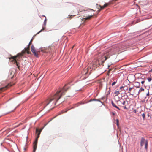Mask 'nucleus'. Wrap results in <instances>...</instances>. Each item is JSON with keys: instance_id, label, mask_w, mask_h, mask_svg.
<instances>
[{"instance_id": "f257e3e1", "label": "nucleus", "mask_w": 152, "mask_h": 152, "mask_svg": "<svg viewBox=\"0 0 152 152\" xmlns=\"http://www.w3.org/2000/svg\"><path fill=\"white\" fill-rule=\"evenodd\" d=\"M67 85H65L63 88L60 90H58L55 94L52 95L48 99L43 102L38 106V107L43 110L46 106L50 109L54 108L58 100L62 96L65 94L66 92L69 87H67Z\"/></svg>"}, {"instance_id": "f03ea898", "label": "nucleus", "mask_w": 152, "mask_h": 152, "mask_svg": "<svg viewBox=\"0 0 152 152\" xmlns=\"http://www.w3.org/2000/svg\"><path fill=\"white\" fill-rule=\"evenodd\" d=\"M30 45H29V44L28 47L27 48H25L24 50H23L21 53H18L17 55L16 56H12L11 58H10V59H13L12 60V61L14 62V63H16V65L18 66V68H19V63L17 62V60H18V59H17V58L19 56H23V55L26 52L28 54H30L31 52L29 51Z\"/></svg>"}, {"instance_id": "7ed1b4c3", "label": "nucleus", "mask_w": 152, "mask_h": 152, "mask_svg": "<svg viewBox=\"0 0 152 152\" xmlns=\"http://www.w3.org/2000/svg\"><path fill=\"white\" fill-rule=\"evenodd\" d=\"M124 47L123 46H122L120 44L116 45L111 48L107 50L105 52L110 53H111L112 54H116L122 50L123 49V48Z\"/></svg>"}, {"instance_id": "20e7f679", "label": "nucleus", "mask_w": 152, "mask_h": 152, "mask_svg": "<svg viewBox=\"0 0 152 152\" xmlns=\"http://www.w3.org/2000/svg\"><path fill=\"white\" fill-rule=\"evenodd\" d=\"M108 58L106 56H102L100 59L95 60L93 61L92 64L93 67H97L102 64L103 62Z\"/></svg>"}, {"instance_id": "39448f33", "label": "nucleus", "mask_w": 152, "mask_h": 152, "mask_svg": "<svg viewBox=\"0 0 152 152\" xmlns=\"http://www.w3.org/2000/svg\"><path fill=\"white\" fill-rule=\"evenodd\" d=\"M42 129H41L40 130H39V129H36V132H39V133L38 134V136L37 137V138L36 140H35V141L34 142L33 151V152H35L37 146V139L39 137V135L40 134V133L41 132V131Z\"/></svg>"}, {"instance_id": "423d86ee", "label": "nucleus", "mask_w": 152, "mask_h": 152, "mask_svg": "<svg viewBox=\"0 0 152 152\" xmlns=\"http://www.w3.org/2000/svg\"><path fill=\"white\" fill-rule=\"evenodd\" d=\"M31 51L36 57H38V53L39 52V51H36L35 48L33 45H32L31 46Z\"/></svg>"}, {"instance_id": "0eeeda50", "label": "nucleus", "mask_w": 152, "mask_h": 152, "mask_svg": "<svg viewBox=\"0 0 152 152\" xmlns=\"http://www.w3.org/2000/svg\"><path fill=\"white\" fill-rule=\"evenodd\" d=\"M117 103L119 106L123 107L125 103V101L123 99H121L118 101Z\"/></svg>"}, {"instance_id": "6e6552de", "label": "nucleus", "mask_w": 152, "mask_h": 152, "mask_svg": "<svg viewBox=\"0 0 152 152\" xmlns=\"http://www.w3.org/2000/svg\"><path fill=\"white\" fill-rule=\"evenodd\" d=\"M94 16V14H93V15L88 16L86 18H83V22H85L87 20H89L91 19Z\"/></svg>"}, {"instance_id": "1a4fd4ad", "label": "nucleus", "mask_w": 152, "mask_h": 152, "mask_svg": "<svg viewBox=\"0 0 152 152\" xmlns=\"http://www.w3.org/2000/svg\"><path fill=\"white\" fill-rule=\"evenodd\" d=\"M109 4H110V3H106L104 4V6H101L100 5H99V7H100V9L99 10V12L101 10H103L104 8L106 7Z\"/></svg>"}, {"instance_id": "9d476101", "label": "nucleus", "mask_w": 152, "mask_h": 152, "mask_svg": "<svg viewBox=\"0 0 152 152\" xmlns=\"http://www.w3.org/2000/svg\"><path fill=\"white\" fill-rule=\"evenodd\" d=\"M50 48L49 47H46L45 48H44V49L42 50V51L44 53H48L50 50Z\"/></svg>"}, {"instance_id": "9b49d317", "label": "nucleus", "mask_w": 152, "mask_h": 152, "mask_svg": "<svg viewBox=\"0 0 152 152\" xmlns=\"http://www.w3.org/2000/svg\"><path fill=\"white\" fill-rule=\"evenodd\" d=\"M145 141L144 138H141L140 141V145L141 147L143 145L144 143H145Z\"/></svg>"}, {"instance_id": "f8f14e48", "label": "nucleus", "mask_w": 152, "mask_h": 152, "mask_svg": "<svg viewBox=\"0 0 152 152\" xmlns=\"http://www.w3.org/2000/svg\"><path fill=\"white\" fill-rule=\"evenodd\" d=\"M134 86L137 88H139L140 86V83L138 82H135L134 83Z\"/></svg>"}, {"instance_id": "ddd939ff", "label": "nucleus", "mask_w": 152, "mask_h": 152, "mask_svg": "<svg viewBox=\"0 0 152 152\" xmlns=\"http://www.w3.org/2000/svg\"><path fill=\"white\" fill-rule=\"evenodd\" d=\"M7 86H6L5 87H3L0 88V93L2 92L5 91L7 88Z\"/></svg>"}, {"instance_id": "4468645a", "label": "nucleus", "mask_w": 152, "mask_h": 152, "mask_svg": "<svg viewBox=\"0 0 152 152\" xmlns=\"http://www.w3.org/2000/svg\"><path fill=\"white\" fill-rule=\"evenodd\" d=\"M111 104H112V105L113 107H114L118 109L119 110H120V108H119L118 106H117L116 105H115V104L112 101Z\"/></svg>"}, {"instance_id": "2eb2a0df", "label": "nucleus", "mask_w": 152, "mask_h": 152, "mask_svg": "<svg viewBox=\"0 0 152 152\" xmlns=\"http://www.w3.org/2000/svg\"><path fill=\"white\" fill-rule=\"evenodd\" d=\"M148 142L147 140H146L145 143V148L147 150L148 149Z\"/></svg>"}, {"instance_id": "dca6fc26", "label": "nucleus", "mask_w": 152, "mask_h": 152, "mask_svg": "<svg viewBox=\"0 0 152 152\" xmlns=\"http://www.w3.org/2000/svg\"><path fill=\"white\" fill-rule=\"evenodd\" d=\"M133 88V87H130L128 89V93L130 94V92L131 91V90Z\"/></svg>"}, {"instance_id": "f3484780", "label": "nucleus", "mask_w": 152, "mask_h": 152, "mask_svg": "<svg viewBox=\"0 0 152 152\" xmlns=\"http://www.w3.org/2000/svg\"><path fill=\"white\" fill-rule=\"evenodd\" d=\"M144 90L143 88L142 87H141L140 89L139 90V92H141L142 91H143Z\"/></svg>"}, {"instance_id": "a211bd4d", "label": "nucleus", "mask_w": 152, "mask_h": 152, "mask_svg": "<svg viewBox=\"0 0 152 152\" xmlns=\"http://www.w3.org/2000/svg\"><path fill=\"white\" fill-rule=\"evenodd\" d=\"M116 95H118V94H119V91H115L114 93Z\"/></svg>"}, {"instance_id": "6ab92c4d", "label": "nucleus", "mask_w": 152, "mask_h": 152, "mask_svg": "<svg viewBox=\"0 0 152 152\" xmlns=\"http://www.w3.org/2000/svg\"><path fill=\"white\" fill-rule=\"evenodd\" d=\"M116 124L118 126H119V120L118 119H116Z\"/></svg>"}, {"instance_id": "aec40b11", "label": "nucleus", "mask_w": 152, "mask_h": 152, "mask_svg": "<svg viewBox=\"0 0 152 152\" xmlns=\"http://www.w3.org/2000/svg\"><path fill=\"white\" fill-rule=\"evenodd\" d=\"M47 21V19L46 17H45V20L44 22V25L45 26L46 24V23Z\"/></svg>"}, {"instance_id": "412c9836", "label": "nucleus", "mask_w": 152, "mask_h": 152, "mask_svg": "<svg viewBox=\"0 0 152 152\" xmlns=\"http://www.w3.org/2000/svg\"><path fill=\"white\" fill-rule=\"evenodd\" d=\"M142 116L143 118V119H144L145 118V115L144 113H143L142 114Z\"/></svg>"}, {"instance_id": "4be33fe9", "label": "nucleus", "mask_w": 152, "mask_h": 152, "mask_svg": "<svg viewBox=\"0 0 152 152\" xmlns=\"http://www.w3.org/2000/svg\"><path fill=\"white\" fill-rule=\"evenodd\" d=\"M45 29V28L44 27H43L42 29L39 31L37 33V34H38L39 33L41 32L42 31H43Z\"/></svg>"}, {"instance_id": "5701e85b", "label": "nucleus", "mask_w": 152, "mask_h": 152, "mask_svg": "<svg viewBox=\"0 0 152 152\" xmlns=\"http://www.w3.org/2000/svg\"><path fill=\"white\" fill-rule=\"evenodd\" d=\"M147 79L149 82H150L152 80V79L151 78H147Z\"/></svg>"}, {"instance_id": "b1692460", "label": "nucleus", "mask_w": 152, "mask_h": 152, "mask_svg": "<svg viewBox=\"0 0 152 152\" xmlns=\"http://www.w3.org/2000/svg\"><path fill=\"white\" fill-rule=\"evenodd\" d=\"M116 83V82H114L112 84V86H113L114 85H115Z\"/></svg>"}, {"instance_id": "393cba45", "label": "nucleus", "mask_w": 152, "mask_h": 152, "mask_svg": "<svg viewBox=\"0 0 152 152\" xmlns=\"http://www.w3.org/2000/svg\"><path fill=\"white\" fill-rule=\"evenodd\" d=\"M149 95V91H148V93L146 94V96H148Z\"/></svg>"}, {"instance_id": "a878e982", "label": "nucleus", "mask_w": 152, "mask_h": 152, "mask_svg": "<svg viewBox=\"0 0 152 152\" xmlns=\"http://www.w3.org/2000/svg\"><path fill=\"white\" fill-rule=\"evenodd\" d=\"M124 87L121 86V87H120V89H122Z\"/></svg>"}, {"instance_id": "bb28decb", "label": "nucleus", "mask_w": 152, "mask_h": 152, "mask_svg": "<svg viewBox=\"0 0 152 152\" xmlns=\"http://www.w3.org/2000/svg\"><path fill=\"white\" fill-rule=\"evenodd\" d=\"M69 18H70V19H71L72 18V17L73 16H72V15H71V16L69 15Z\"/></svg>"}, {"instance_id": "cd10ccee", "label": "nucleus", "mask_w": 152, "mask_h": 152, "mask_svg": "<svg viewBox=\"0 0 152 152\" xmlns=\"http://www.w3.org/2000/svg\"><path fill=\"white\" fill-rule=\"evenodd\" d=\"M32 39H31V41H30V42H29V45H31V42H32Z\"/></svg>"}, {"instance_id": "c85d7f7f", "label": "nucleus", "mask_w": 152, "mask_h": 152, "mask_svg": "<svg viewBox=\"0 0 152 152\" xmlns=\"http://www.w3.org/2000/svg\"><path fill=\"white\" fill-rule=\"evenodd\" d=\"M145 83V81H142L141 82V83L142 84H143L144 83Z\"/></svg>"}, {"instance_id": "c756f323", "label": "nucleus", "mask_w": 152, "mask_h": 152, "mask_svg": "<svg viewBox=\"0 0 152 152\" xmlns=\"http://www.w3.org/2000/svg\"><path fill=\"white\" fill-rule=\"evenodd\" d=\"M93 100L97 101H99V99H94Z\"/></svg>"}, {"instance_id": "7c9ffc66", "label": "nucleus", "mask_w": 152, "mask_h": 152, "mask_svg": "<svg viewBox=\"0 0 152 152\" xmlns=\"http://www.w3.org/2000/svg\"><path fill=\"white\" fill-rule=\"evenodd\" d=\"M112 115H115V113H114V112H113V113H112Z\"/></svg>"}, {"instance_id": "2f4dec72", "label": "nucleus", "mask_w": 152, "mask_h": 152, "mask_svg": "<svg viewBox=\"0 0 152 152\" xmlns=\"http://www.w3.org/2000/svg\"><path fill=\"white\" fill-rule=\"evenodd\" d=\"M124 107V109H126V108H126V107L125 106H124V107Z\"/></svg>"}, {"instance_id": "473e14b6", "label": "nucleus", "mask_w": 152, "mask_h": 152, "mask_svg": "<svg viewBox=\"0 0 152 152\" xmlns=\"http://www.w3.org/2000/svg\"><path fill=\"white\" fill-rule=\"evenodd\" d=\"M134 113H136V110H134Z\"/></svg>"}, {"instance_id": "72a5a7b5", "label": "nucleus", "mask_w": 152, "mask_h": 152, "mask_svg": "<svg viewBox=\"0 0 152 152\" xmlns=\"http://www.w3.org/2000/svg\"><path fill=\"white\" fill-rule=\"evenodd\" d=\"M118 0H113V1H117Z\"/></svg>"}, {"instance_id": "f704fd0d", "label": "nucleus", "mask_w": 152, "mask_h": 152, "mask_svg": "<svg viewBox=\"0 0 152 152\" xmlns=\"http://www.w3.org/2000/svg\"><path fill=\"white\" fill-rule=\"evenodd\" d=\"M91 10H92V11H94L93 10H92V9H91Z\"/></svg>"}, {"instance_id": "c9c22d12", "label": "nucleus", "mask_w": 152, "mask_h": 152, "mask_svg": "<svg viewBox=\"0 0 152 152\" xmlns=\"http://www.w3.org/2000/svg\"><path fill=\"white\" fill-rule=\"evenodd\" d=\"M42 16H43V17H45V16L44 15H42Z\"/></svg>"}, {"instance_id": "e433bc0d", "label": "nucleus", "mask_w": 152, "mask_h": 152, "mask_svg": "<svg viewBox=\"0 0 152 152\" xmlns=\"http://www.w3.org/2000/svg\"><path fill=\"white\" fill-rule=\"evenodd\" d=\"M130 76H131L130 75H129V76L128 77H130Z\"/></svg>"}, {"instance_id": "4c0bfd02", "label": "nucleus", "mask_w": 152, "mask_h": 152, "mask_svg": "<svg viewBox=\"0 0 152 152\" xmlns=\"http://www.w3.org/2000/svg\"><path fill=\"white\" fill-rule=\"evenodd\" d=\"M126 90H127L128 88H126Z\"/></svg>"}, {"instance_id": "58836bf2", "label": "nucleus", "mask_w": 152, "mask_h": 152, "mask_svg": "<svg viewBox=\"0 0 152 152\" xmlns=\"http://www.w3.org/2000/svg\"><path fill=\"white\" fill-rule=\"evenodd\" d=\"M126 90H127L128 88H126Z\"/></svg>"}, {"instance_id": "ea45409f", "label": "nucleus", "mask_w": 152, "mask_h": 152, "mask_svg": "<svg viewBox=\"0 0 152 152\" xmlns=\"http://www.w3.org/2000/svg\"><path fill=\"white\" fill-rule=\"evenodd\" d=\"M132 76L133 77H134V75H132Z\"/></svg>"}, {"instance_id": "a19ab883", "label": "nucleus", "mask_w": 152, "mask_h": 152, "mask_svg": "<svg viewBox=\"0 0 152 152\" xmlns=\"http://www.w3.org/2000/svg\"><path fill=\"white\" fill-rule=\"evenodd\" d=\"M46 124L45 125V126H46Z\"/></svg>"}]
</instances>
